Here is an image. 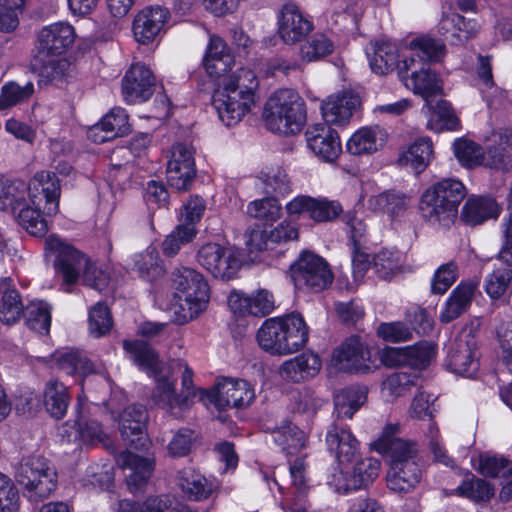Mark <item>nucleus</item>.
Listing matches in <instances>:
<instances>
[{
    "label": "nucleus",
    "mask_w": 512,
    "mask_h": 512,
    "mask_svg": "<svg viewBox=\"0 0 512 512\" xmlns=\"http://www.w3.org/2000/svg\"><path fill=\"white\" fill-rule=\"evenodd\" d=\"M412 55L402 61L398 76L404 85L425 100L441 93L438 75L430 69L431 63L442 60L446 47L430 37H419L409 43Z\"/></svg>",
    "instance_id": "1"
},
{
    "label": "nucleus",
    "mask_w": 512,
    "mask_h": 512,
    "mask_svg": "<svg viewBox=\"0 0 512 512\" xmlns=\"http://www.w3.org/2000/svg\"><path fill=\"white\" fill-rule=\"evenodd\" d=\"M396 430L392 426L387 428L375 447L390 457V468L386 476L388 488L398 493H408L420 483L422 472L416 461L417 450L414 444L392 437Z\"/></svg>",
    "instance_id": "2"
},
{
    "label": "nucleus",
    "mask_w": 512,
    "mask_h": 512,
    "mask_svg": "<svg viewBox=\"0 0 512 512\" xmlns=\"http://www.w3.org/2000/svg\"><path fill=\"white\" fill-rule=\"evenodd\" d=\"M257 87L255 73L247 68L226 77L223 87L216 90L212 97V105L221 122L228 127L237 124L254 105V90Z\"/></svg>",
    "instance_id": "3"
},
{
    "label": "nucleus",
    "mask_w": 512,
    "mask_h": 512,
    "mask_svg": "<svg viewBox=\"0 0 512 512\" xmlns=\"http://www.w3.org/2000/svg\"><path fill=\"white\" fill-rule=\"evenodd\" d=\"M46 249L56 255L54 265L62 275L65 284H74L82 274L83 284L95 290H104L110 280L109 273L96 266L84 254L75 248L62 243L55 237L45 241Z\"/></svg>",
    "instance_id": "4"
},
{
    "label": "nucleus",
    "mask_w": 512,
    "mask_h": 512,
    "mask_svg": "<svg viewBox=\"0 0 512 512\" xmlns=\"http://www.w3.org/2000/svg\"><path fill=\"white\" fill-rule=\"evenodd\" d=\"M308 339V327L303 317L295 313L265 320L257 333L259 346L273 355L295 353Z\"/></svg>",
    "instance_id": "5"
},
{
    "label": "nucleus",
    "mask_w": 512,
    "mask_h": 512,
    "mask_svg": "<svg viewBox=\"0 0 512 512\" xmlns=\"http://www.w3.org/2000/svg\"><path fill=\"white\" fill-rule=\"evenodd\" d=\"M465 196L466 188L461 181L442 179L423 192L419 203L421 216L432 225L449 227L456 219L458 207Z\"/></svg>",
    "instance_id": "6"
},
{
    "label": "nucleus",
    "mask_w": 512,
    "mask_h": 512,
    "mask_svg": "<svg viewBox=\"0 0 512 512\" xmlns=\"http://www.w3.org/2000/svg\"><path fill=\"white\" fill-rule=\"evenodd\" d=\"M263 118L273 133L296 134L306 123L305 102L294 90H278L266 102Z\"/></svg>",
    "instance_id": "7"
},
{
    "label": "nucleus",
    "mask_w": 512,
    "mask_h": 512,
    "mask_svg": "<svg viewBox=\"0 0 512 512\" xmlns=\"http://www.w3.org/2000/svg\"><path fill=\"white\" fill-rule=\"evenodd\" d=\"M75 41L74 28L64 22H57L44 27L38 34V53L35 56L33 67L39 71V83H48L58 74L60 62L55 58L65 53Z\"/></svg>",
    "instance_id": "8"
},
{
    "label": "nucleus",
    "mask_w": 512,
    "mask_h": 512,
    "mask_svg": "<svg viewBox=\"0 0 512 512\" xmlns=\"http://www.w3.org/2000/svg\"><path fill=\"white\" fill-rule=\"evenodd\" d=\"M15 479L23 487L24 496L32 503H39L55 491L57 472L48 459L30 455L19 462Z\"/></svg>",
    "instance_id": "9"
},
{
    "label": "nucleus",
    "mask_w": 512,
    "mask_h": 512,
    "mask_svg": "<svg viewBox=\"0 0 512 512\" xmlns=\"http://www.w3.org/2000/svg\"><path fill=\"white\" fill-rule=\"evenodd\" d=\"M290 276L295 287L305 292H321L333 281L328 263L310 251L301 252L290 265Z\"/></svg>",
    "instance_id": "10"
},
{
    "label": "nucleus",
    "mask_w": 512,
    "mask_h": 512,
    "mask_svg": "<svg viewBox=\"0 0 512 512\" xmlns=\"http://www.w3.org/2000/svg\"><path fill=\"white\" fill-rule=\"evenodd\" d=\"M380 468L381 462L378 459H360L352 465L335 467L327 478V484L339 494L367 488L379 476Z\"/></svg>",
    "instance_id": "11"
},
{
    "label": "nucleus",
    "mask_w": 512,
    "mask_h": 512,
    "mask_svg": "<svg viewBox=\"0 0 512 512\" xmlns=\"http://www.w3.org/2000/svg\"><path fill=\"white\" fill-rule=\"evenodd\" d=\"M200 401L212 403L219 410L245 408L255 398L253 386L246 380L225 378L219 381L212 391L200 390Z\"/></svg>",
    "instance_id": "12"
},
{
    "label": "nucleus",
    "mask_w": 512,
    "mask_h": 512,
    "mask_svg": "<svg viewBox=\"0 0 512 512\" xmlns=\"http://www.w3.org/2000/svg\"><path fill=\"white\" fill-rule=\"evenodd\" d=\"M447 367L457 375L473 377L479 369L477 341L471 330H462L451 343Z\"/></svg>",
    "instance_id": "13"
},
{
    "label": "nucleus",
    "mask_w": 512,
    "mask_h": 512,
    "mask_svg": "<svg viewBox=\"0 0 512 512\" xmlns=\"http://www.w3.org/2000/svg\"><path fill=\"white\" fill-rule=\"evenodd\" d=\"M198 263L215 278L230 280L234 278L241 262L231 248L217 243H207L197 252Z\"/></svg>",
    "instance_id": "14"
},
{
    "label": "nucleus",
    "mask_w": 512,
    "mask_h": 512,
    "mask_svg": "<svg viewBox=\"0 0 512 512\" xmlns=\"http://www.w3.org/2000/svg\"><path fill=\"white\" fill-rule=\"evenodd\" d=\"M196 177L194 151L192 147L176 143L170 150L166 178L168 184L178 191L188 190Z\"/></svg>",
    "instance_id": "15"
},
{
    "label": "nucleus",
    "mask_w": 512,
    "mask_h": 512,
    "mask_svg": "<svg viewBox=\"0 0 512 512\" xmlns=\"http://www.w3.org/2000/svg\"><path fill=\"white\" fill-rule=\"evenodd\" d=\"M172 286L178 291L177 297L187 304L203 309L209 299V286L203 275L189 268H176L172 273Z\"/></svg>",
    "instance_id": "16"
},
{
    "label": "nucleus",
    "mask_w": 512,
    "mask_h": 512,
    "mask_svg": "<svg viewBox=\"0 0 512 512\" xmlns=\"http://www.w3.org/2000/svg\"><path fill=\"white\" fill-rule=\"evenodd\" d=\"M118 422L121 437L126 445L136 450L146 449L148 439L145 430L148 412L143 405L127 406L119 415Z\"/></svg>",
    "instance_id": "17"
},
{
    "label": "nucleus",
    "mask_w": 512,
    "mask_h": 512,
    "mask_svg": "<svg viewBox=\"0 0 512 512\" xmlns=\"http://www.w3.org/2000/svg\"><path fill=\"white\" fill-rule=\"evenodd\" d=\"M61 193L60 182L54 172L40 171L27 184V194L34 206L42 207L48 215L57 213Z\"/></svg>",
    "instance_id": "18"
},
{
    "label": "nucleus",
    "mask_w": 512,
    "mask_h": 512,
    "mask_svg": "<svg viewBox=\"0 0 512 512\" xmlns=\"http://www.w3.org/2000/svg\"><path fill=\"white\" fill-rule=\"evenodd\" d=\"M286 210L289 215L307 213L316 222H328L337 218L342 213L343 208L338 201L324 197L313 198L300 195L287 203Z\"/></svg>",
    "instance_id": "19"
},
{
    "label": "nucleus",
    "mask_w": 512,
    "mask_h": 512,
    "mask_svg": "<svg viewBox=\"0 0 512 512\" xmlns=\"http://www.w3.org/2000/svg\"><path fill=\"white\" fill-rule=\"evenodd\" d=\"M155 78L151 70L141 63L133 64L122 80V94L127 103H142L153 94Z\"/></svg>",
    "instance_id": "20"
},
{
    "label": "nucleus",
    "mask_w": 512,
    "mask_h": 512,
    "mask_svg": "<svg viewBox=\"0 0 512 512\" xmlns=\"http://www.w3.org/2000/svg\"><path fill=\"white\" fill-rule=\"evenodd\" d=\"M326 444L328 450L336 457L338 466L351 464L359 453V441L349 427L336 419L327 429Z\"/></svg>",
    "instance_id": "21"
},
{
    "label": "nucleus",
    "mask_w": 512,
    "mask_h": 512,
    "mask_svg": "<svg viewBox=\"0 0 512 512\" xmlns=\"http://www.w3.org/2000/svg\"><path fill=\"white\" fill-rule=\"evenodd\" d=\"M169 16V10L159 5L142 9L133 21L136 41L145 45L152 43L162 32Z\"/></svg>",
    "instance_id": "22"
},
{
    "label": "nucleus",
    "mask_w": 512,
    "mask_h": 512,
    "mask_svg": "<svg viewBox=\"0 0 512 512\" xmlns=\"http://www.w3.org/2000/svg\"><path fill=\"white\" fill-rule=\"evenodd\" d=\"M334 360L340 369L355 373L371 371L370 351L359 337L348 338L335 352Z\"/></svg>",
    "instance_id": "23"
},
{
    "label": "nucleus",
    "mask_w": 512,
    "mask_h": 512,
    "mask_svg": "<svg viewBox=\"0 0 512 512\" xmlns=\"http://www.w3.org/2000/svg\"><path fill=\"white\" fill-rule=\"evenodd\" d=\"M313 28L312 23L294 3H286L278 15V33L286 44L302 40Z\"/></svg>",
    "instance_id": "24"
},
{
    "label": "nucleus",
    "mask_w": 512,
    "mask_h": 512,
    "mask_svg": "<svg viewBox=\"0 0 512 512\" xmlns=\"http://www.w3.org/2000/svg\"><path fill=\"white\" fill-rule=\"evenodd\" d=\"M117 464L124 470L126 483L133 493L145 487L154 469L152 460L133 454L130 451L121 452L117 457Z\"/></svg>",
    "instance_id": "25"
},
{
    "label": "nucleus",
    "mask_w": 512,
    "mask_h": 512,
    "mask_svg": "<svg viewBox=\"0 0 512 512\" xmlns=\"http://www.w3.org/2000/svg\"><path fill=\"white\" fill-rule=\"evenodd\" d=\"M228 305L235 314L260 317L270 314L275 307L273 295L265 289L251 296L234 291L228 296Z\"/></svg>",
    "instance_id": "26"
},
{
    "label": "nucleus",
    "mask_w": 512,
    "mask_h": 512,
    "mask_svg": "<svg viewBox=\"0 0 512 512\" xmlns=\"http://www.w3.org/2000/svg\"><path fill=\"white\" fill-rule=\"evenodd\" d=\"M512 133L507 129L493 131L487 137V150L483 152L482 165L507 171L512 167V156L509 149L512 147Z\"/></svg>",
    "instance_id": "27"
},
{
    "label": "nucleus",
    "mask_w": 512,
    "mask_h": 512,
    "mask_svg": "<svg viewBox=\"0 0 512 512\" xmlns=\"http://www.w3.org/2000/svg\"><path fill=\"white\" fill-rule=\"evenodd\" d=\"M305 136L308 147L324 161H334L341 152L339 136L330 127L313 125L307 129Z\"/></svg>",
    "instance_id": "28"
},
{
    "label": "nucleus",
    "mask_w": 512,
    "mask_h": 512,
    "mask_svg": "<svg viewBox=\"0 0 512 512\" xmlns=\"http://www.w3.org/2000/svg\"><path fill=\"white\" fill-rule=\"evenodd\" d=\"M478 288V282L474 280L462 281L450 293L440 313L442 323H450L460 317L471 306L472 299Z\"/></svg>",
    "instance_id": "29"
},
{
    "label": "nucleus",
    "mask_w": 512,
    "mask_h": 512,
    "mask_svg": "<svg viewBox=\"0 0 512 512\" xmlns=\"http://www.w3.org/2000/svg\"><path fill=\"white\" fill-rule=\"evenodd\" d=\"M360 104V99L352 92L331 95L322 102L321 111L327 123L335 125L346 124L353 111Z\"/></svg>",
    "instance_id": "30"
},
{
    "label": "nucleus",
    "mask_w": 512,
    "mask_h": 512,
    "mask_svg": "<svg viewBox=\"0 0 512 512\" xmlns=\"http://www.w3.org/2000/svg\"><path fill=\"white\" fill-rule=\"evenodd\" d=\"M129 131L128 115L122 108H114L89 130V138L104 143Z\"/></svg>",
    "instance_id": "31"
},
{
    "label": "nucleus",
    "mask_w": 512,
    "mask_h": 512,
    "mask_svg": "<svg viewBox=\"0 0 512 512\" xmlns=\"http://www.w3.org/2000/svg\"><path fill=\"white\" fill-rule=\"evenodd\" d=\"M321 368V360L317 354L305 352L286 360L279 368L281 377L295 383L316 376Z\"/></svg>",
    "instance_id": "32"
},
{
    "label": "nucleus",
    "mask_w": 512,
    "mask_h": 512,
    "mask_svg": "<svg viewBox=\"0 0 512 512\" xmlns=\"http://www.w3.org/2000/svg\"><path fill=\"white\" fill-rule=\"evenodd\" d=\"M388 134L380 126L364 127L355 132L347 142V150L352 155L371 154L383 147Z\"/></svg>",
    "instance_id": "33"
},
{
    "label": "nucleus",
    "mask_w": 512,
    "mask_h": 512,
    "mask_svg": "<svg viewBox=\"0 0 512 512\" xmlns=\"http://www.w3.org/2000/svg\"><path fill=\"white\" fill-rule=\"evenodd\" d=\"M367 56L371 70L378 75H387L402 66V62H399L398 48L390 42H375L371 49L367 50Z\"/></svg>",
    "instance_id": "34"
},
{
    "label": "nucleus",
    "mask_w": 512,
    "mask_h": 512,
    "mask_svg": "<svg viewBox=\"0 0 512 512\" xmlns=\"http://www.w3.org/2000/svg\"><path fill=\"white\" fill-rule=\"evenodd\" d=\"M499 214L500 207L493 198L473 196L465 202L461 218L465 223L475 226L489 219L497 218Z\"/></svg>",
    "instance_id": "35"
},
{
    "label": "nucleus",
    "mask_w": 512,
    "mask_h": 512,
    "mask_svg": "<svg viewBox=\"0 0 512 512\" xmlns=\"http://www.w3.org/2000/svg\"><path fill=\"white\" fill-rule=\"evenodd\" d=\"M432 157L433 144L431 139L421 137L400 153L398 163L400 166L409 167L419 174L427 168Z\"/></svg>",
    "instance_id": "36"
},
{
    "label": "nucleus",
    "mask_w": 512,
    "mask_h": 512,
    "mask_svg": "<svg viewBox=\"0 0 512 512\" xmlns=\"http://www.w3.org/2000/svg\"><path fill=\"white\" fill-rule=\"evenodd\" d=\"M155 403L167 410L174 417H182V412L189 407V394L175 392L174 383L168 379H159L153 392Z\"/></svg>",
    "instance_id": "37"
},
{
    "label": "nucleus",
    "mask_w": 512,
    "mask_h": 512,
    "mask_svg": "<svg viewBox=\"0 0 512 512\" xmlns=\"http://www.w3.org/2000/svg\"><path fill=\"white\" fill-rule=\"evenodd\" d=\"M178 485L184 496L191 501H202L212 494V485L199 472L184 468L178 473Z\"/></svg>",
    "instance_id": "38"
},
{
    "label": "nucleus",
    "mask_w": 512,
    "mask_h": 512,
    "mask_svg": "<svg viewBox=\"0 0 512 512\" xmlns=\"http://www.w3.org/2000/svg\"><path fill=\"white\" fill-rule=\"evenodd\" d=\"M123 348L130 358L142 369L158 375L161 371V362L154 348L143 340H124Z\"/></svg>",
    "instance_id": "39"
},
{
    "label": "nucleus",
    "mask_w": 512,
    "mask_h": 512,
    "mask_svg": "<svg viewBox=\"0 0 512 512\" xmlns=\"http://www.w3.org/2000/svg\"><path fill=\"white\" fill-rule=\"evenodd\" d=\"M439 32L447 39L452 37L453 44L467 41L478 32L475 21L466 20L462 15L454 13L444 16L439 23Z\"/></svg>",
    "instance_id": "40"
},
{
    "label": "nucleus",
    "mask_w": 512,
    "mask_h": 512,
    "mask_svg": "<svg viewBox=\"0 0 512 512\" xmlns=\"http://www.w3.org/2000/svg\"><path fill=\"white\" fill-rule=\"evenodd\" d=\"M43 402L51 417L62 419L70 404L67 387L57 380L48 381L43 391Z\"/></svg>",
    "instance_id": "41"
},
{
    "label": "nucleus",
    "mask_w": 512,
    "mask_h": 512,
    "mask_svg": "<svg viewBox=\"0 0 512 512\" xmlns=\"http://www.w3.org/2000/svg\"><path fill=\"white\" fill-rule=\"evenodd\" d=\"M52 357L58 369L67 375L79 373L86 376L94 372L92 362L78 350L70 348L58 350Z\"/></svg>",
    "instance_id": "42"
},
{
    "label": "nucleus",
    "mask_w": 512,
    "mask_h": 512,
    "mask_svg": "<svg viewBox=\"0 0 512 512\" xmlns=\"http://www.w3.org/2000/svg\"><path fill=\"white\" fill-rule=\"evenodd\" d=\"M231 61L225 41L218 36H212L204 58L207 72L213 76H220L229 69Z\"/></svg>",
    "instance_id": "43"
},
{
    "label": "nucleus",
    "mask_w": 512,
    "mask_h": 512,
    "mask_svg": "<svg viewBox=\"0 0 512 512\" xmlns=\"http://www.w3.org/2000/svg\"><path fill=\"white\" fill-rule=\"evenodd\" d=\"M11 279L4 278L0 282V320L11 325L19 320L23 313V304L16 289L10 288Z\"/></svg>",
    "instance_id": "44"
},
{
    "label": "nucleus",
    "mask_w": 512,
    "mask_h": 512,
    "mask_svg": "<svg viewBox=\"0 0 512 512\" xmlns=\"http://www.w3.org/2000/svg\"><path fill=\"white\" fill-rule=\"evenodd\" d=\"M274 442L288 454H295L304 447L305 433L285 419L271 429Z\"/></svg>",
    "instance_id": "45"
},
{
    "label": "nucleus",
    "mask_w": 512,
    "mask_h": 512,
    "mask_svg": "<svg viewBox=\"0 0 512 512\" xmlns=\"http://www.w3.org/2000/svg\"><path fill=\"white\" fill-rule=\"evenodd\" d=\"M258 179L263 184V192L272 197H284L292 191V182L280 166L270 167L260 172Z\"/></svg>",
    "instance_id": "46"
},
{
    "label": "nucleus",
    "mask_w": 512,
    "mask_h": 512,
    "mask_svg": "<svg viewBox=\"0 0 512 512\" xmlns=\"http://www.w3.org/2000/svg\"><path fill=\"white\" fill-rule=\"evenodd\" d=\"M366 400V391L360 387H347L334 397L336 419L352 418Z\"/></svg>",
    "instance_id": "47"
},
{
    "label": "nucleus",
    "mask_w": 512,
    "mask_h": 512,
    "mask_svg": "<svg viewBox=\"0 0 512 512\" xmlns=\"http://www.w3.org/2000/svg\"><path fill=\"white\" fill-rule=\"evenodd\" d=\"M410 202L409 197L403 193L388 191L371 196L367 205L374 212L387 213L390 216H398L406 210Z\"/></svg>",
    "instance_id": "48"
},
{
    "label": "nucleus",
    "mask_w": 512,
    "mask_h": 512,
    "mask_svg": "<svg viewBox=\"0 0 512 512\" xmlns=\"http://www.w3.org/2000/svg\"><path fill=\"white\" fill-rule=\"evenodd\" d=\"M27 184L20 180H8L0 178V209H10L13 214L25 203Z\"/></svg>",
    "instance_id": "49"
},
{
    "label": "nucleus",
    "mask_w": 512,
    "mask_h": 512,
    "mask_svg": "<svg viewBox=\"0 0 512 512\" xmlns=\"http://www.w3.org/2000/svg\"><path fill=\"white\" fill-rule=\"evenodd\" d=\"M399 356L402 362L416 368L423 369L429 365L435 356V346L429 342H420L413 346L399 349Z\"/></svg>",
    "instance_id": "50"
},
{
    "label": "nucleus",
    "mask_w": 512,
    "mask_h": 512,
    "mask_svg": "<svg viewBox=\"0 0 512 512\" xmlns=\"http://www.w3.org/2000/svg\"><path fill=\"white\" fill-rule=\"evenodd\" d=\"M197 230L191 224H179L166 236L162 242L161 248L165 256L173 257L182 246L190 243L196 236Z\"/></svg>",
    "instance_id": "51"
},
{
    "label": "nucleus",
    "mask_w": 512,
    "mask_h": 512,
    "mask_svg": "<svg viewBox=\"0 0 512 512\" xmlns=\"http://www.w3.org/2000/svg\"><path fill=\"white\" fill-rule=\"evenodd\" d=\"M41 207H29L26 202L14 214L18 223L31 235L41 237L47 232V223L40 212Z\"/></svg>",
    "instance_id": "52"
},
{
    "label": "nucleus",
    "mask_w": 512,
    "mask_h": 512,
    "mask_svg": "<svg viewBox=\"0 0 512 512\" xmlns=\"http://www.w3.org/2000/svg\"><path fill=\"white\" fill-rule=\"evenodd\" d=\"M459 496L475 502L488 501L494 495V489L485 480L474 475L467 476L456 489Z\"/></svg>",
    "instance_id": "53"
},
{
    "label": "nucleus",
    "mask_w": 512,
    "mask_h": 512,
    "mask_svg": "<svg viewBox=\"0 0 512 512\" xmlns=\"http://www.w3.org/2000/svg\"><path fill=\"white\" fill-rule=\"evenodd\" d=\"M28 327L40 334H48L51 325V312L47 303L32 302L25 310Z\"/></svg>",
    "instance_id": "54"
},
{
    "label": "nucleus",
    "mask_w": 512,
    "mask_h": 512,
    "mask_svg": "<svg viewBox=\"0 0 512 512\" xmlns=\"http://www.w3.org/2000/svg\"><path fill=\"white\" fill-rule=\"evenodd\" d=\"M247 213L252 218L274 222L282 215V207L277 198L269 196L250 202L247 206Z\"/></svg>",
    "instance_id": "55"
},
{
    "label": "nucleus",
    "mask_w": 512,
    "mask_h": 512,
    "mask_svg": "<svg viewBox=\"0 0 512 512\" xmlns=\"http://www.w3.org/2000/svg\"><path fill=\"white\" fill-rule=\"evenodd\" d=\"M453 150L455 157L462 166L472 168L482 165L483 151L475 142L467 139H457L453 143Z\"/></svg>",
    "instance_id": "56"
},
{
    "label": "nucleus",
    "mask_w": 512,
    "mask_h": 512,
    "mask_svg": "<svg viewBox=\"0 0 512 512\" xmlns=\"http://www.w3.org/2000/svg\"><path fill=\"white\" fill-rule=\"evenodd\" d=\"M333 43L324 34H314L301 45L300 53L304 61L311 62L332 53Z\"/></svg>",
    "instance_id": "57"
},
{
    "label": "nucleus",
    "mask_w": 512,
    "mask_h": 512,
    "mask_svg": "<svg viewBox=\"0 0 512 512\" xmlns=\"http://www.w3.org/2000/svg\"><path fill=\"white\" fill-rule=\"evenodd\" d=\"M158 252L155 247H148L144 252L136 255L135 267L139 276L147 281H152L163 272L158 264Z\"/></svg>",
    "instance_id": "58"
},
{
    "label": "nucleus",
    "mask_w": 512,
    "mask_h": 512,
    "mask_svg": "<svg viewBox=\"0 0 512 512\" xmlns=\"http://www.w3.org/2000/svg\"><path fill=\"white\" fill-rule=\"evenodd\" d=\"M25 0H0V32H13L19 25V15Z\"/></svg>",
    "instance_id": "59"
},
{
    "label": "nucleus",
    "mask_w": 512,
    "mask_h": 512,
    "mask_svg": "<svg viewBox=\"0 0 512 512\" xmlns=\"http://www.w3.org/2000/svg\"><path fill=\"white\" fill-rule=\"evenodd\" d=\"M417 377L404 372L389 375L382 384L383 393L390 397H399L410 391L416 385Z\"/></svg>",
    "instance_id": "60"
},
{
    "label": "nucleus",
    "mask_w": 512,
    "mask_h": 512,
    "mask_svg": "<svg viewBox=\"0 0 512 512\" xmlns=\"http://www.w3.org/2000/svg\"><path fill=\"white\" fill-rule=\"evenodd\" d=\"M512 280V270L501 267L493 270L485 279V291L492 299H499L508 290Z\"/></svg>",
    "instance_id": "61"
},
{
    "label": "nucleus",
    "mask_w": 512,
    "mask_h": 512,
    "mask_svg": "<svg viewBox=\"0 0 512 512\" xmlns=\"http://www.w3.org/2000/svg\"><path fill=\"white\" fill-rule=\"evenodd\" d=\"M33 92L34 85L32 82H27L24 86L15 82L5 84L0 94V109L14 106L29 99Z\"/></svg>",
    "instance_id": "62"
},
{
    "label": "nucleus",
    "mask_w": 512,
    "mask_h": 512,
    "mask_svg": "<svg viewBox=\"0 0 512 512\" xmlns=\"http://www.w3.org/2000/svg\"><path fill=\"white\" fill-rule=\"evenodd\" d=\"M508 319L497 327L496 332L502 348V365L512 376V314L508 315Z\"/></svg>",
    "instance_id": "63"
},
{
    "label": "nucleus",
    "mask_w": 512,
    "mask_h": 512,
    "mask_svg": "<svg viewBox=\"0 0 512 512\" xmlns=\"http://www.w3.org/2000/svg\"><path fill=\"white\" fill-rule=\"evenodd\" d=\"M168 501L161 497H150L142 504L132 500H121L117 512H166Z\"/></svg>",
    "instance_id": "64"
}]
</instances>
